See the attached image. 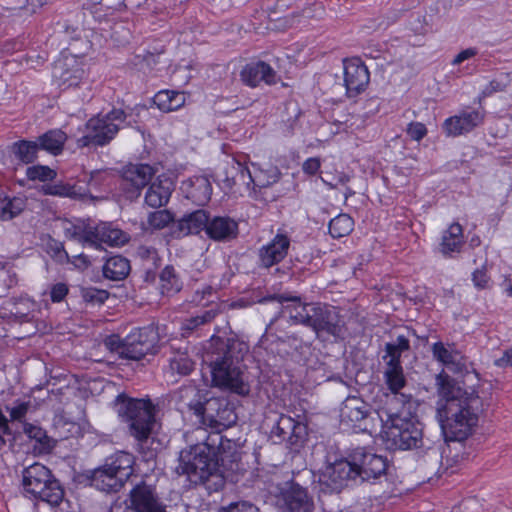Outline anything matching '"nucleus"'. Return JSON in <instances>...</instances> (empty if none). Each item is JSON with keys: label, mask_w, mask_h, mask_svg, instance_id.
<instances>
[{"label": "nucleus", "mask_w": 512, "mask_h": 512, "mask_svg": "<svg viewBox=\"0 0 512 512\" xmlns=\"http://www.w3.org/2000/svg\"><path fill=\"white\" fill-rule=\"evenodd\" d=\"M85 220H77L76 222L66 221L64 224V235L66 238L81 242L82 230Z\"/></svg>", "instance_id": "nucleus-52"}, {"label": "nucleus", "mask_w": 512, "mask_h": 512, "mask_svg": "<svg viewBox=\"0 0 512 512\" xmlns=\"http://www.w3.org/2000/svg\"><path fill=\"white\" fill-rule=\"evenodd\" d=\"M22 488L26 497L58 506L64 498L60 481L45 465L35 462L22 470Z\"/></svg>", "instance_id": "nucleus-8"}, {"label": "nucleus", "mask_w": 512, "mask_h": 512, "mask_svg": "<svg viewBox=\"0 0 512 512\" xmlns=\"http://www.w3.org/2000/svg\"><path fill=\"white\" fill-rule=\"evenodd\" d=\"M40 147L37 142L29 140H19L14 142L11 151L15 158L22 164H31L36 161Z\"/></svg>", "instance_id": "nucleus-35"}, {"label": "nucleus", "mask_w": 512, "mask_h": 512, "mask_svg": "<svg viewBox=\"0 0 512 512\" xmlns=\"http://www.w3.org/2000/svg\"><path fill=\"white\" fill-rule=\"evenodd\" d=\"M358 479L355 466L352 462V453L344 458L335 461L326 467L321 476V481L331 487L332 490H341L350 481Z\"/></svg>", "instance_id": "nucleus-18"}, {"label": "nucleus", "mask_w": 512, "mask_h": 512, "mask_svg": "<svg viewBox=\"0 0 512 512\" xmlns=\"http://www.w3.org/2000/svg\"><path fill=\"white\" fill-rule=\"evenodd\" d=\"M118 413L128 423L130 433L142 442L150 436L155 423V408L150 399L117 397Z\"/></svg>", "instance_id": "nucleus-9"}, {"label": "nucleus", "mask_w": 512, "mask_h": 512, "mask_svg": "<svg viewBox=\"0 0 512 512\" xmlns=\"http://www.w3.org/2000/svg\"><path fill=\"white\" fill-rule=\"evenodd\" d=\"M0 431H1L0 434H2V435H11L12 434V430L8 424V419L0 424Z\"/></svg>", "instance_id": "nucleus-63"}, {"label": "nucleus", "mask_w": 512, "mask_h": 512, "mask_svg": "<svg viewBox=\"0 0 512 512\" xmlns=\"http://www.w3.org/2000/svg\"><path fill=\"white\" fill-rule=\"evenodd\" d=\"M128 115L122 109H112L105 115H98L86 123V134L78 139V145L104 146L108 144L126 122Z\"/></svg>", "instance_id": "nucleus-10"}, {"label": "nucleus", "mask_w": 512, "mask_h": 512, "mask_svg": "<svg viewBox=\"0 0 512 512\" xmlns=\"http://www.w3.org/2000/svg\"><path fill=\"white\" fill-rule=\"evenodd\" d=\"M373 414V408L368 402L360 396L350 395L342 402L340 424L346 430L372 434Z\"/></svg>", "instance_id": "nucleus-12"}, {"label": "nucleus", "mask_w": 512, "mask_h": 512, "mask_svg": "<svg viewBox=\"0 0 512 512\" xmlns=\"http://www.w3.org/2000/svg\"><path fill=\"white\" fill-rule=\"evenodd\" d=\"M52 77L54 83L61 90H68L87 83L83 65L76 56H66L58 59L54 63Z\"/></svg>", "instance_id": "nucleus-15"}, {"label": "nucleus", "mask_w": 512, "mask_h": 512, "mask_svg": "<svg viewBox=\"0 0 512 512\" xmlns=\"http://www.w3.org/2000/svg\"><path fill=\"white\" fill-rule=\"evenodd\" d=\"M160 284L163 294L176 293L181 289V280L174 266L166 265L160 273Z\"/></svg>", "instance_id": "nucleus-40"}, {"label": "nucleus", "mask_w": 512, "mask_h": 512, "mask_svg": "<svg viewBox=\"0 0 512 512\" xmlns=\"http://www.w3.org/2000/svg\"><path fill=\"white\" fill-rule=\"evenodd\" d=\"M289 247V237L285 234H276L267 245L259 249L260 266L270 268L280 263L287 256Z\"/></svg>", "instance_id": "nucleus-21"}, {"label": "nucleus", "mask_w": 512, "mask_h": 512, "mask_svg": "<svg viewBox=\"0 0 512 512\" xmlns=\"http://www.w3.org/2000/svg\"><path fill=\"white\" fill-rule=\"evenodd\" d=\"M186 97L184 93L173 90H162L155 94L154 104L163 112L178 110L184 106Z\"/></svg>", "instance_id": "nucleus-32"}, {"label": "nucleus", "mask_w": 512, "mask_h": 512, "mask_svg": "<svg viewBox=\"0 0 512 512\" xmlns=\"http://www.w3.org/2000/svg\"><path fill=\"white\" fill-rule=\"evenodd\" d=\"M494 365L499 368L512 366V347L507 349L500 358L494 360Z\"/></svg>", "instance_id": "nucleus-59"}, {"label": "nucleus", "mask_w": 512, "mask_h": 512, "mask_svg": "<svg viewBox=\"0 0 512 512\" xmlns=\"http://www.w3.org/2000/svg\"><path fill=\"white\" fill-rule=\"evenodd\" d=\"M25 208L26 199L23 197L0 196V220H11L24 211Z\"/></svg>", "instance_id": "nucleus-36"}, {"label": "nucleus", "mask_w": 512, "mask_h": 512, "mask_svg": "<svg viewBox=\"0 0 512 512\" xmlns=\"http://www.w3.org/2000/svg\"><path fill=\"white\" fill-rule=\"evenodd\" d=\"M385 355L383 356V359L389 358V360L386 362V364H401V356L403 351H400V349L394 347V344L391 342H388L385 344Z\"/></svg>", "instance_id": "nucleus-57"}, {"label": "nucleus", "mask_w": 512, "mask_h": 512, "mask_svg": "<svg viewBox=\"0 0 512 512\" xmlns=\"http://www.w3.org/2000/svg\"><path fill=\"white\" fill-rule=\"evenodd\" d=\"M103 234L102 241L103 244H107L109 246H120L124 245L129 241V236L122 230L114 227L112 223L103 222Z\"/></svg>", "instance_id": "nucleus-45"}, {"label": "nucleus", "mask_w": 512, "mask_h": 512, "mask_svg": "<svg viewBox=\"0 0 512 512\" xmlns=\"http://www.w3.org/2000/svg\"><path fill=\"white\" fill-rule=\"evenodd\" d=\"M394 344V347L400 349V351H408L410 349V341L408 337L404 335H398L395 342H391Z\"/></svg>", "instance_id": "nucleus-62"}, {"label": "nucleus", "mask_w": 512, "mask_h": 512, "mask_svg": "<svg viewBox=\"0 0 512 512\" xmlns=\"http://www.w3.org/2000/svg\"><path fill=\"white\" fill-rule=\"evenodd\" d=\"M131 270L130 262L121 255L109 257L103 265V276L112 281L125 279Z\"/></svg>", "instance_id": "nucleus-31"}, {"label": "nucleus", "mask_w": 512, "mask_h": 512, "mask_svg": "<svg viewBox=\"0 0 512 512\" xmlns=\"http://www.w3.org/2000/svg\"><path fill=\"white\" fill-rule=\"evenodd\" d=\"M23 432L30 438L34 439L37 443H39L41 452H49L53 448V443L50 437L47 436L46 431L41 427L24 422L23 423Z\"/></svg>", "instance_id": "nucleus-41"}, {"label": "nucleus", "mask_w": 512, "mask_h": 512, "mask_svg": "<svg viewBox=\"0 0 512 512\" xmlns=\"http://www.w3.org/2000/svg\"><path fill=\"white\" fill-rule=\"evenodd\" d=\"M276 301L283 305L287 302L296 303L295 312L290 310V305L283 306L289 310V318L293 324H301L311 328L318 338H340L343 334L344 322L336 307L316 302L301 304V298L289 293L268 295L259 300V303Z\"/></svg>", "instance_id": "nucleus-5"}, {"label": "nucleus", "mask_w": 512, "mask_h": 512, "mask_svg": "<svg viewBox=\"0 0 512 512\" xmlns=\"http://www.w3.org/2000/svg\"><path fill=\"white\" fill-rule=\"evenodd\" d=\"M384 383L389 393L384 394V404L382 407H390L393 400H397L399 407L409 402H417L411 394L402 393L401 390L407 385V379L404 374L402 364H386L383 372Z\"/></svg>", "instance_id": "nucleus-16"}, {"label": "nucleus", "mask_w": 512, "mask_h": 512, "mask_svg": "<svg viewBox=\"0 0 512 512\" xmlns=\"http://www.w3.org/2000/svg\"><path fill=\"white\" fill-rule=\"evenodd\" d=\"M238 233V223L229 216H215L208 220L206 234L213 241L229 242L236 239Z\"/></svg>", "instance_id": "nucleus-23"}, {"label": "nucleus", "mask_w": 512, "mask_h": 512, "mask_svg": "<svg viewBox=\"0 0 512 512\" xmlns=\"http://www.w3.org/2000/svg\"><path fill=\"white\" fill-rule=\"evenodd\" d=\"M439 394L437 418L445 441L461 442L471 436L483 412V401L474 389H465L438 377Z\"/></svg>", "instance_id": "nucleus-2"}, {"label": "nucleus", "mask_w": 512, "mask_h": 512, "mask_svg": "<svg viewBox=\"0 0 512 512\" xmlns=\"http://www.w3.org/2000/svg\"><path fill=\"white\" fill-rule=\"evenodd\" d=\"M103 222L94 223L90 219L84 221L81 242L83 247L102 249Z\"/></svg>", "instance_id": "nucleus-34"}, {"label": "nucleus", "mask_w": 512, "mask_h": 512, "mask_svg": "<svg viewBox=\"0 0 512 512\" xmlns=\"http://www.w3.org/2000/svg\"><path fill=\"white\" fill-rule=\"evenodd\" d=\"M173 189V183L168 178L158 177L150 184L145 193V204L155 209L166 206Z\"/></svg>", "instance_id": "nucleus-27"}, {"label": "nucleus", "mask_w": 512, "mask_h": 512, "mask_svg": "<svg viewBox=\"0 0 512 512\" xmlns=\"http://www.w3.org/2000/svg\"><path fill=\"white\" fill-rule=\"evenodd\" d=\"M282 498L286 512H313L314 510V502L307 489L297 483H291L282 492Z\"/></svg>", "instance_id": "nucleus-22"}, {"label": "nucleus", "mask_w": 512, "mask_h": 512, "mask_svg": "<svg viewBox=\"0 0 512 512\" xmlns=\"http://www.w3.org/2000/svg\"><path fill=\"white\" fill-rule=\"evenodd\" d=\"M26 176L31 181H52L56 178L57 173L55 170L51 169L45 165H33L27 168Z\"/></svg>", "instance_id": "nucleus-46"}, {"label": "nucleus", "mask_w": 512, "mask_h": 512, "mask_svg": "<svg viewBox=\"0 0 512 512\" xmlns=\"http://www.w3.org/2000/svg\"><path fill=\"white\" fill-rule=\"evenodd\" d=\"M134 464L131 453L118 451L107 457L103 465L90 471V485L102 492H118L132 476Z\"/></svg>", "instance_id": "nucleus-7"}, {"label": "nucleus", "mask_w": 512, "mask_h": 512, "mask_svg": "<svg viewBox=\"0 0 512 512\" xmlns=\"http://www.w3.org/2000/svg\"><path fill=\"white\" fill-rule=\"evenodd\" d=\"M159 335L152 326L134 328L126 337L112 334L104 339V346L120 359L139 361L147 354L156 352Z\"/></svg>", "instance_id": "nucleus-6"}, {"label": "nucleus", "mask_w": 512, "mask_h": 512, "mask_svg": "<svg viewBox=\"0 0 512 512\" xmlns=\"http://www.w3.org/2000/svg\"><path fill=\"white\" fill-rule=\"evenodd\" d=\"M42 190L45 195L51 196L68 197L71 199H82L85 197V192L77 188L76 185L63 182L46 184Z\"/></svg>", "instance_id": "nucleus-37"}, {"label": "nucleus", "mask_w": 512, "mask_h": 512, "mask_svg": "<svg viewBox=\"0 0 512 512\" xmlns=\"http://www.w3.org/2000/svg\"><path fill=\"white\" fill-rule=\"evenodd\" d=\"M352 462L360 481L379 479L386 475L389 460L386 456L373 452L372 449L357 447L351 451Z\"/></svg>", "instance_id": "nucleus-14"}, {"label": "nucleus", "mask_w": 512, "mask_h": 512, "mask_svg": "<svg viewBox=\"0 0 512 512\" xmlns=\"http://www.w3.org/2000/svg\"><path fill=\"white\" fill-rule=\"evenodd\" d=\"M464 243L463 229L459 223L451 224L444 231L440 243V251L446 257H452L453 253H459Z\"/></svg>", "instance_id": "nucleus-30"}, {"label": "nucleus", "mask_w": 512, "mask_h": 512, "mask_svg": "<svg viewBox=\"0 0 512 512\" xmlns=\"http://www.w3.org/2000/svg\"><path fill=\"white\" fill-rule=\"evenodd\" d=\"M182 189L186 197L199 206L205 205L212 195V185L208 177L203 175L191 177L183 183Z\"/></svg>", "instance_id": "nucleus-26"}, {"label": "nucleus", "mask_w": 512, "mask_h": 512, "mask_svg": "<svg viewBox=\"0 0 512 512\" xmlns=\"http://www.w3.org/2000/svg\"><path fill=\"white\" fill-rule=\"evenodd\" d=\"M329 233L333 238L349 235L354 228V220L348 214L341 213L329 222Z\"/></svg>", "instance_id": "nucleus-38"}, {"label": "nucleus", "mask_w": 512, "mask_h": 512, "mask_svg": "<svg viewBox=\"0 0 512 512\" xmlns=\"http://www.w3.org/2000/svg\"><path fill=\"white\" fill-rule=\"evenodd\" d=\"M320 168V160L318 158L307 159L302 166L303 171L306 174L314 175Z\"/></svg>", "instance_id": "nucleus-60"}, {"label": "nucleus", "mask_w": 512, "mask_h": 512, "mask_svg": "<svg viewBox=\"0 0 512 512\" xmlns=\"http://www.w3.org/2000/svg\"><path fill=\"white\" fill-rule=\"evenodd\" d=\"M130 505L134 512H166V505L162 502L156 488L145 481L137 483L129 493Z\"/></svg>", "instance_id": "nucleus-17"}, {"label": "nucleus", "mask_w": 512, "mask_h": 512, "mask_svg": "<svg viewBox=\"0 0 512 512\" xmlns=\"http://www.w3.org/2000/svg\"><path fill=\"white\" fill-rule=\"evenodd\" d=\"M219 512H260V510L251 502L241 501L231 503L227 508H223Z\"/></svg>", "instance_id": "nucleus-54"}, {"label": "nucleus", "mask_w": 512, "mask_h": 512, "mask_svg": "<svg viewBox=\"0 0 512 512\" xmlns=\"http://www.w3.org/2000/svg\"><path fill=\"white\" fill-rule=\"evenodd\" d=\"M102 0H82V6L83 8H91L99 3H101Z\"/></svg>", "instance_id": "nucleus-64"}, {"label": "nucleus", "mask_w": 512, "mask_h": 512, "mask_svg": "<svg viewBox=\"0 0 512 512\" xmlns=\"http://www.w3.org/2000/svg\"><path fill=\"white\" fill-rule=\"evenodd\" d=\"M214 295V289L206 285L200 290H196L192 296L191 303L195 305H203L206 306L208 303H211V307L215 305L213 300L210 298Z\"/></svg>", "instance_id": "nucleus-53"}, {"label": "nucleus", "mask_w": 512, "mask_h": 512, "mask_svg": "<svg viewBox=\"0 0 512 512\" xmlns=\"http://www.w3.org/2000/svg\"><path fill=\"white\" fill-rule=\"evenodd\" d=\"M484 111L480 109L463 110L457 115L447 118L443 123V130L447 136L456 137L469 133L482 124Z\"/></svg>", "instance_id": "nucleus-20"}, {"label": "nucleus", "mask_w": 512, "mask_h": 512, "mask_svg": "<svg viewBox=\"0 0 512 512\" xmlns=\"http://www.w3.org/2000/svg\"><path fill=\"white\" fill-rule=\"evenodd\" d=\"M170 370L180 376L189 375L194 369V362L186 351H176L169 358Z\"/></svg>", "instance_id": "nucleus-39"}, {"label": "nucleus", "mask_w": 512, "mask_h": 512, "mask_svg": "<svg viewBox=\"0 0 512 512\" xmlns=\"http://www.w3.org/2000/svg\"><path fill=\"white\" fill-rule=\"evenodd\" d=\"M209 215L206 211L199 209L185 214L173 227V235L177 238L189 234H199L202 230L206 231Z\"/></svg>", "instance_id": "nucleus-24"}, {"label": "nucleus", "mask_w": 512, "mask_h": 512, "mask_svg": "<svg viewBox=\"0 0 512 512\" xmlns=\"http://www.w3.org/2000/svg\"><path fill=\"white\" fill-rule=\"evenodd\" d=\"M135 257L142 261L147 273L155 270L161 261L156 248L148 245H139L135 250Z\"/></svg>", "instance_id": "nucleus-42"}, {"label": "nucleus", "mask_w": 512, "mask_h": 512, "mask_svg": "<svg viewBox=\"0 0 512 512\" xmlns=\"http://www.w3.org/2000/svg\"><path fill=\"white\" fill-rule=\"evenodd\" d=\"M480 268H477L472 273V281L475 287L484 289L488 286L490 277L487 274V257L485 253L480 256Z\"/></svg>", "instance_id": "nucleus-48"}, {"label": "nucleus", "mask_w": 512, "mask_h": 512, "mask_svg": "<svg viewBox=\"0 0 512 512\" xmlns=\"http://www.w3.org/2000/svg\"><path fill=\"white\" fill-rule=\"evenodd\" d=\"M218 313V304H215L210 309L205 310L202 314L184 319L181 325V329L183 331L191 332L201 325L210 323Z\"/></svg>", "instance_id": "nucleus-43"}, {"label": "nucleus", "mask_w": 512, "mask_h": 512, "mask_svg": "<svg viewBox=\"0 0 512 512\" xmlns=\"http://www.w3.org/2000/svg\"><path fill=\"white\" fill-rule=\"evenodd\" d=\"M432 354L437 361L453 373H462L466 369L461 354L456 350L446 348L442 342L433 344Z\"/></svg>", "instance_id": "nucleus-29"}, {"label": "nucleus", "mask_w": 512, "mask_h": 512, "mask_svg": "<svg viewBox=\"0 0 512 512\" xmlns=\"http://www.w3.org/2000/svg\"><path fill=\"white\" fill-rule=\"evenodd\" d=\"M71 263L79 269H86L90 265L88 257L83 253L73 256Z\"/></svg>", "instance_id": "nucleus-61"}, {"label": "nucleus", "mask_w": 512, "mask_h": 512, "mask_svg": "<svg viewBox=\"0 0 512 512\" xmlns=\"http://www.w3.org/2000/svg\"><path fill=\"white\" fill-rule=\"evenodd\" d=\"M109 297V293L106 290H100L97 288H86L82 291V298L86 303L93 305L103 304Z\"/></svg>", "instance_id": "nucleus-49"}, {"label": "nucleus", "mask_w": 512, "mask_h": 512, "mask_svg": "<svg viewBox=\"0 0 512 512\" xmlns=\"http://www.w3.org/2000/svg\"><path fill=\"white\" fill-rule=\"evenodd\" d=\"M155 170L149 164H128L121 170L119 191L129 201H135L141 195V191L147 186Z\"/></svg>", "instance_id": "nucleus-13"}, {"label": "nucleus", "mask_w": 512, "mask_h": 512, "mask_svg": "<svg viewBox=\"0 0 512 512\" xmlns=\"http://www.w3.org/2000/svg\"><path fill=\"white\" fill-rule=\"evenodd\" d=\"M247 343L236 337L213 336L203 361L209 364L215 386L224 387L241 396L248 395V383L243 360Z\"/></svg>", "instance_id": "nucleus-3"}, {"label": "nucleus", "mask_w": 512, "mask_h": 512, "mask_svg": "<svg viewBox=\"0 0 512 512\" xmlns=\"http://www.w3.org/2000/svg\"><path fill=\"white\" fill-rule=\"evenodd\" d=\"M66 140L67 136L63 131L54 129L41 135L37 143L40 149L53 155H58L62 152Z\"/></svg>", "instance_id": "nucleus-33"}, {"label": "nucleus", "mask_w": 512, "mask_h": 512, "mask_svg": "<svg viewBox=\"0 0 512 512\" xmlns=\"http://www.w3.org/2000/svg\"><path fill=\"white\" fill-rule=\"evenodd\" d=\"M381 407L377 415L383 423V441L390 450H411L423 445V424L417 417V402Z\"/></svg>", "instance_id": "nucleus-4"}, {"label": "nucleus", "mask_w": 512, "mask_h": 512, "mask_svg": "<svg viewBox=\"0 0 512 512\" xmlns=\"http://www.w3.org/2000/svg\"><path fill=\"white\" fill-rule=\"evenodd\" d=\"M241 79L251 87H256L261 82L271 85L276 83V72L269 64L263 61L252 62L242 69Z\"/></svg>", "instance_id": "nucleus-25"}, {"label": "nucleus", "mask_w": 512, "mask_h": 512, "mask_svg": "<svg viewBox=\"0 0 512 512\" xmlns=\"http://www.w3.org/2000/svg\"><path fill=\"white\" fill-rule=\"evenodd\" d=\"M173 214L167 210H157L148 214L147 223L153 229H163L173 222Z\"/></svg>", "instance_id": "nucleus-47"}, {"label": "nucleus", "mask_w": 512, "mask_h": 512, "mask_svg": "<svg viewBox=\"0 0 512 512\" xmlns=\"http://www.w3.org/2000/svg\"><path fill=\"white\" fill-rule=\"evenodd\" d=\"M407 134L412 140L420 141L426 136L427 129L421 122H411L407 127Z\"/></svg>", "instance_id": "nucleus-56"}, {"label": "nucleus", "mask_w": 512, "mask_h": 512, "mask_svg": "<svg viewBox=\"0 0 512 512\" xmlns=\"http://www.w3.org/2000/svg\"><path fill=\"white\" fill-rule=\"evenodd\" d=\"M233 168L237 170L236 176L232 178L234 183L241 181L247 185L252 183L254 187L265 188L278 180V175L276 172L271 175H266L264 171L257 169L252 174L248 168L244 167L239 162H236Z\"/></svg>", "instance_id": "nucleus-28"}, {"label": "nucleus", "mask_w": 512, "mask_h": 512, "mask_svg": "<svg viewBox=\"0 0 512 512\" xmlns=\"http://www.w3.org/2000/svg\"><path fill=\"white\" fill-rule=\"evenodd\" d=\"M478 54L477 48L470 47L459 52L452 60V65H459L465 60H468Z\"/></svg>", "instance_id": "nucleus-58"}, {"label": "nucleus", "mask_w": 512, "mask_h": 512, "mask_svg": "<svg viewBox=\"0 0 512 512\" xmlns=\"http://www.w3.org/2000/svg\"><path fill=\"white\" fill-rule=\"evenodd\" d=\"M17 283L18 278L15 272L11 270H0V297L5 296Z\"/></svg>", "instance_id": "nucleus-51"}, {"label": "nucleus", "mask_w": 512, "mask_h": 512, "mask_svg": "<svg viewBox=\"0 0 512 512\" xmlns=\"http://www.w3.org/2000/svg\"><path fill=\"white\" fill-rule=\"evenodd\" d=\"M202 393L199 389L189 386L180 390L182 400L191 398L185 405L192 411L203 425L214 429L208 433L203 428L195 429L187 435V441L193 439L179 455V464L175 468L178 475H185L193 486H203L208 494L220 491L225 485V478L221 473L217 455L224 450V438L221 431L237 421L234 405L224 397H212L202 402Z\"/></svg>", "instance_id": "nucleus-1"}, {"label": "nucleus", "mask_w": 512, "mask_h": 512, "mask_svg": "<svg viewBox=\"0 0 512 512\" xmlns=\"http://www.w3.org/2000/svg\"><path fill=\"white\" fill-rule=\"evenodd\" d=\"M30 407H31L30 401L16 400L14 402L13 407H11V408L6 407V409L9 411L10 419L12 421H18V422L24 423V419H25Z\"/></svg>", "instance_id": "nucleus-50"}, {"label": "nucleus", "mask_w": 512, "mask_h": 512, "mask_svg": "<svg viewBox=\"0 0 512 512\" xmlns=\"http://www.w3.org/2000/svg\"><path fill=\"white\" fill-rule=\"evenodd\" d=\"M6 305L9 307L11 315L16 319L26 321L31 311L35 307L34 301L28 297H20L18 299H10Z\"/></svg>", "instance_id": "nucleus-44"}, {"label": "nucleus", "mask_w": 512, "mask_h": 512, "mask_svg": "<svg viewBox=\"0 0 512 512\" xmlns=\"http://www.w3.org/2000/svg\"><path fill=\"white\" fill-rule=\"evenodd\" d=\"M344 85L348 97H355L367 88L370 73L367 66L359 59L344 60Z\"/></svg>", "instance_id": "nucleus-19"}, {"label": "nucleus", "mask_w": 512, "mask_h": 512, "mask_svg": "<svg viewBox=\"0 0 512 512\" xmlns=\"http://www.w3.org/2000/svg\"><path fill=\"white\" fill-rule=\"evenodd\" d=\"M69 292L67 284L59 282L52 285L50 289V299L54 303H59L65 299Z\"/></svg>", "instance_id": "nucleus-55"}, {"label": "nucleus", "mask_w": 512, "mask_h": 512, "mask_svg": "<svg viewBox=\"0 0 512 512\" xmlns=\"http://www.w3.org/2000/svg\"><path fill=\"white\" fill-rule=\"evenodd\" d=\"M264 425L269 428V437L275 444L286 442L291 449H298L306 441L307 426L286 414L271 413Z\"/></svg>", "instance_id": "nucleus-11"}]
</instances>
